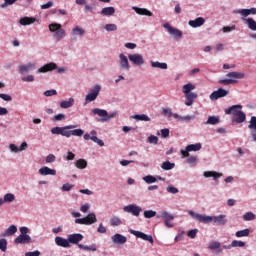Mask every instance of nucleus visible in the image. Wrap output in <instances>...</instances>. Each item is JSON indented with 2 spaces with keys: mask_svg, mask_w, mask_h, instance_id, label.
I'll return each instance as SVG.
<instances>
[{
  "mask_svg": "<svg viewBox=\"0 0 256 256\" xmlns=\"http://www.w3.org/2000/svg\"><path fill=\"white\" fill-rule=\"evenodd\" d=\"M4 203H13L15 201V194L7 193L4 195Z\"/></svg>",
  "mask_w": 256,
  "mask_h": 256,
  "instance_id": "nucleus-42",
  "label": "nucleus"
},
{
  "mask_svg": "<svg viewBox=\"0 0 256 256\" xmlns=\"http://www.w3.org/2000/svg\"><path fill=\"white\" fill-rule=\"evenodd\" d=\"M231 247H245V242L239 240H233Z\"/></svg>",
  "mask_w": 256,
  "mask_h": 256,
  "instance_id": "nucleus-55",
  "label": "nucleus"
},
{
  "mask_svg": "<svg viewBox=\"0 0 256 256\" xmlns=\"http://www.w3.org/2000/svg\"><path fill=\"white\" fill-rule=\"evenodd\" d=\"M72 35H80V36H83L85 35V29L79 27V26H76L75 28H73L72 30Z\"/></svg>",
  "mask_w": 256,
  "mask_h": 256,
  "instance_id": "nucleus-44",
  "label": "nucleus"
},
{
  "mask_svg": "<svg viewBox=\"0 0 256 256\" xmlns=\"http://www.w3.org/2000/svg\"><path fill=\"white\" fill-rule=\"evenodd\" d=\"M133 10L138 15H146L147 17H153V12H151L145 8L133 7Z\"/></svg>",
  "mask_w": 256,
  "mask_h": 256,
  "instance_id": "nucleus-22",
  "label": "nucleus"
},
{
  "mask_svg": "<svg viewBox=\"0 0 256 256\" xmlns=\"http://www.w3.org/2000/svg\"><path fill=\"white\" fill-rule=\"evenodd\" d=\"M75 223L78 225H93V223H97V216L95 213H90L84 218L75 219Z\"/></svg>",
  "mask_w": 256,
  "mask_h": 256,
  "instance_id": "nucleus-5",
  "label": "nucleus"
},
{
  "mask_svg": "<svg viewBox=\"0 0 256 256\" xmlns=\"http://www.w3.org/2000/svg\"><path fill=\"white\" fill-rule=\"evenodd\" d=\"M91 141H93L94 143H97V145H99L100 147L105 146V142H103V140L99 139L97 136H92Z\"/></svg>",
  "mask_w": 256,
  "mask_h": 256,
  "instance_id": "nucleus-52",
  "label": "nucleus"
},
{
  "mask_svg": "<svg viewBox=\"0 0 256 256\" xmlns=\"http://www.w3.org/2000/svg\"><path fill=\"white\" fill-rule=\"evenodd\" d=\"M247 120V115L245 112H238L235 116H232V123H245Z\"/></svg>",
  "mask_w": 256,
  "mask_h": 256,
  "instance_id": "nucleus-19",
  "label": "nucleus"
},
{
  "mask_svg": "<svg viewBox=\"0 0 256 256\" xmlns=\"http://www.w3.org/2000/svg\"><path fill=\"white\" fill-rule=\"evenodd\" d=\"M185 97L187 101H195V99L197 98V94L190 92L188 94H185Z\"/></svg>",
  "mask_w": 256,
  "mask_h": 256,
  "instance_id": "nucleus-57",
  "label": "nucleus"
},
{
  "mask_svg": "<svg viewBox=\"0 0 256 256\" xmlns=\"http://www.w3.org/2000/svg\"><path fill=\"white\" fill-rule=\"evenodd\" d=\"M36 19L33 17H23L19 20L20 25H33L35 23Z\"/></svg>",
  "mask_w": 256,
  "mask_h": 256,
  "instance_id": "nucleus-28",
  "label": "nucleus"
},
{
  "mask_svg": "<svg viewBox=\"0 0 256 256\" xmlns=\"http://www.w3.org/2000/svg\"><path fill=\"white\" fill-rule=\"evenodd\" d=\"M41 252L39 250H35L33 252H26L25 256H40Z\"/></svg>",
  "mask_w": 256,
  "mask_h": 256,
  "instance_id": "nucleus-63",
  "label": "nucleus"
},
{
  "mask_svg": "<svg viewBox=\"0 0 256 256\" xmlns=\"http://www.w3.org/2000/svg\"><path fill=\"white\" fill-rule=\"evenodd\" d=\"M218 83L220 85H234V83H237V80H233V79H222L219 80Z\"/></svg>",
  "mask_w": 256,
  "mask_h": 256,
  "instance_id": "nucleus-47",
  "label": "nucleus"
},
{
  "mask_svg": "<svg viewBox=\"0 0 256 256\" xmlns=\"http://www.w3.org/2000/svg\"><path fill=\"white\" fill-rule=\"evenodd\" d=\"M241 109H243L242 105H233L230 108L226 109L225 113L226 115H232V117H235L238 113H241Z\"/></svg>",
  "mask_w": 256,
  "mask_h": 256,
  "instance_id": "nucleus-14",
  "label": "nucleus"
},
{
  "mask_svg": "<svg viewBox=\"0 0 256 256\" xmlns=\"http://www.w3.org/2000/svg\"><path fill=\"white\" fill-rule=\"evenodd\" d=\"M238 13L242 15V17H249V15H256V8L241 9Z\"/></svg>",
  "mask_w": 256,
  "mask_h": 256,
  "instance_id": "nucleus-24",
  "label": "nucleus"
},
{
  "mask_svg": "<svg viewBox=\"0 0 256 256\" xmlns=\"http://www.w3.org/2000/svg\"><path fill=\"white\" fill-rule=\"evenodd\" d=\"M65 119V114H57L54 116L53 121H63Z\"/></svg>",
  "mask_w": 256,
  "mask_h": 256,
  "instance_id": "nucleus-64",
  "label": "nucleus"
},
{
  "mask_svg": "<svg viewBox=\"0 0 256 256\" xmlns=\"http://www.w3.org/2000/svg\"><path fill=\"white\" fill-rule=\"evenodd\" d=\"M55 155L53 154H49L47 157H46V163H55Z\"/></svg>",
  "mask_w": 256,
  "mask_h": 256,
  "instance_id": "nucleus-62",
  "label": "nucleus"
},
{
  "mask_svg": "<svg viewBox=\"0 0 256 256\" xmlns=\"http://www.w3.org/2000/svg\"><path fill=\"white\" fill-rule=\"evenodd\" d=\"M188 25L190 27H193L194 29H197V27H201V26L205 25V18L198 17L195 20H190L188 22Z\"/></svg>",
  "mask_w": 256,
  "mask_h": 256,
  "instance_id": "nucleus-17",
  "label": "nucleus"
},
{
  "mask_svg": "<svg viewBox=\"0 0 256 256\" xmlns=\"http://www.w3.org/2000/svg\"><path fill=\"white\" fill-rule=\"evenodd\" d=\"M104 29H106V31H108V32L117 31V25L116 24H106Z\"/></svg>",
  "mask_w": 256,
  "mask_h": 256,
  "instance_id": "nucleus-56",
  "label": "nucleus"
},
{
  "mask_svg": "<svg viewBox=\"0 0 256 256\" xmlns=\"http://www.w3.org/2000/svg\"><path fill=\"white\" fill-rule=\"evenodd\" d=\"M155 215H157V212H155L153 210H146V211H144V217L146 219H151V218L155 217Z\"/></svg>",
  "mask_w": 256,
  "mask_h": 256,
  "instance_id": "nucleus-50",
  "label": "nucleus"
},
{
  "mask_svg": "<svg viewBox=\"0 0 256 256\" xmlns=\"http://www.w3.org/2000/svg\"><path fill=\"white\" fill-rule=\"evenodd\" d=\"M189 215L199 221V223H215L216 225H227L226 215H219V216H205L203 214L195 213L192 210L188 211Z\"/></svg>",
  "mask_w": 256,
  "mask_h": 256,
  "instance_id": "nucleus-1",
  "label": "nucleus"
},
{
  "mask_svg": "<svg viewBox=\"0 0 256 256\" xmlns=\"http://www.w3.org/2000/svg\"><path fill=\"white\" fill-rule=\"evenodd\" d=\"M92 113L94 115H98V117H100V121L102 123H105L107 121H111V119H113L114 117H117V112L109 113V112H107V110L100 109V108L92 109Z\"/></svg>",
  "mask_w": 256,
  "mask_h": 256,
  "instance_id": "nucleus-3",
  "label": "nucleus"
},
{
  "mask_svg": "<svg viewBox=\"0 0 256 256\" xmlns=\"http://www.w3.org/2000/svg\"><path fill=\"white\" fill-rule=\"evenodd\" d=\"M148 141H149V143H152L153 145H157V143H159V138L155 135H150L148 137Z\"/></svg>",
  "mask_w": 256,
  "mask_h": 256,
  "instance_id": "nucleus-58",
  "label": "nucleus"
},
{
  "mask_svg": "<svg viewBox=\"0 0 256 256\" xmlns=\"http://www.w3.org/2000/svg\"><path fill=\"white\" fill-rule=\"evenodd\" d=\"M73 103H75V99L69 98V100L62 101L60 107L62 109H69V107H73Z\"/></svg>",
  "mask_w": 256,
  "mask_h": 256,
  "instance_id": "nucleus-33",
  "label": "nucleus"
},
{
  "mask_svg": "<svg viewBox=\"0 0 256 256\" xmlns=\"http://www.w3.org/2000/svg\"><path fill=\"white\" fill-rule=\"evenodd\" d=\"M113 243H117L118 245H123L127 243V237L121 235V234H115L112 236Z\"/></svg>",
  "mask_w": 256,
  "mask_h": 256,
  "instance_id": "nucleus-20",
  "label": "nucleus"
},
{
  "mask_svg": "<svg viewBox=\"0 0 256 256\" xmlns=\"http://www.w3.org/2000/svg\"><path fill=\"white\" fill-rule=\"evenodd\" d=\"M128 59L134 65H138V67L145 63V60L143 59V55L141 54H130L128 55Z\"/></svg>",
  "mask_w": 256,
  "mask_h": 256,
  "instance_id": "nucleus-11",
  "label": "nucleus"
},
{
  "mask_svg": "<svg viewBox=\"0 0 256 256\" xmlns=\"http://www.w3.org/2000/svg\"><path fill=\"white\" fill-rule=\"evenodd\" d=\"M69 129H75V125H68L62 127L61 135L62 137H71V130Z\"/></svg>",
  "mask_w": 256,
  "mask_h": 256,
  "instance_id": "nucleus-27",
  "label": "nucleus"
},
{
  "mask_svg": "<svg viewBox=\"0 0 256 256\" xmlns=\"http://www.w3.org/2000/svg\"><path fill=\"white\" fill-rule=\"evenodd\" d=\"M39 173H40V175H44V176H46V175H57V170L51 169L47 166H44V167L39 169Z\"/></svg>",
  "mask_w": 256,
  "mask_h": 256,
  "instance_id": "nucleus-21",
  "label": "nucleus"
},
{
  "mask_svg": "<svg viewBox=\"0 0 256 256\" xmlns=\"http://www.w3.org/2000/svg\"><path fill=\"white\" fill-rule=\"evenodd\" d=\"M226 77H230L231 79H244L245 78V73L229 72L228 74H226Z\"/></svg>",
  "mask_w": 256,
  "mask_h": 256,
  "instance_id": "nucleus-32",
  "label": "nucleus"
},
{
  "mask_svg": "<svg viewBox=\"0 0 256 256\" xmlns=\"http://www.w3.org/2000/svg\"><path fill=\"white\" fill-rule=\"evenodd\" d=\"M227 95H229V90L219 88L218 90H216L210 94V99H211V101H217V99L227 97Z\"/></svg>",
  "mask_w": 256,
  "mask_h": 256,
  "instance_id": "nucleus-9",
  "label": "nucleus"
},
{
  "mask_svg": "<svg viewBox=\"0 0 256 256\" xmlns=\"http://www.w3.org/2000/svg\"><path fill=\"white\" fill-rule=\"evenodd\" d=\"M80 241H83V236L82 234L75 233V234H69L68 235V242L71 245H78Z\"/></svg>",
  "mask_w": 256,
  "mask_h": 256,
  "instance_id": "nucleus-13",
  "label": "nucleus"
},
{
  "mask_svg": "<svg viewBox=\"0 0 256 256\" xmlns=\"http://www.w3.org/2000/svg\"><path fill=\"white\" fill-rule=\"evenodd\" d=\"M101 91V86L100 85H95L90 92L86 95L85 98V105L87 103H91L92 101H95L97 97H99V92Z\"/></svg>",
  "mask_w": 256,
  "mask_h": 256,
  "instance_id": "nucleus-6",
  "label": "nucleus"
},
{
  "mask_svg": "<svg viewBox=\"0 0 256 256\" xmlns=\"http://www.w3.org/2000/svg\"><path fill=\"white\" fill-rule=\"evenodd\" d=\"M198 232H199V230H197V229L189 230L187 235H188V237H190V239H195V237H197Z\"/></svg>",
  "mask_w": 256,
  "mask_h": 256,
  "instance_id": "nucleus-60",
  "label": "nucleus"
},
{
  "mask_svg": "<svg viewBox=\"0 0 256 256\" xmlns=\"http://www.w3.org/2000/svg\"><path fill=\"white\" fill-rule=\"evenodd\" d=\"M244 21L250 31H256V21L253 18H247L244 19Z\"/></svg>",
  "mask_w": 256,
  "mask_h": 256,
  "instance_id": "nucleus-31",
  "label": "nucleus"
},
{
  "mask_svg": "<svg viewBox=\"0 0 256 256\" xmlns=\"http://www.w3.org/2000/svg\"><path fill=\"white\" fill-rule=\"evenodd\" d=\"M35 67V64L33 63H28L26 65H20L19 66V71L20 73H29Z\"/></svg>",
  "mask_w": 256,
  "mask_h": 256,
  "instance_id": "nucleus-30",
  "label": "nucleus"
},
{
  "mask_svg": "<svg viewBox=\"0 0 256 256\" xmlns=\"http://www.w3.org/2000/svg\"><path fill=\"white\" fill-rule=\"evenodd\" d=\"M244 221H254L255 219V214L253 212H247L243 216Z\"/></svg>",
  "mask_w": 256,
  "mask_h": 256,
  "instance_id": "nucleus-49",
  "label": "nucleus"
},
{
  "mask_svg": "<svg viewBox=\"0 0 256 256\" xmlns=\"http://www.w3.org/2000/svg\"><path fill=\"white\" fill-rule=\"evenodd\" d=\"M187 147V151H201V143H196V144H190Z\"/></svg>",
  "mask_w": 256,
  "mask_h": 256,
  "instance_id": "nucleus-40",
  "label": "nucleus"
},
{
  "mask_svg": "<svg viewBox=\"0 0 256 256\" xmlns=\"http://www.w3.org/2000/svg\"><path fill=\"white\" fill-rule=\"evenodd\" d=\"M204 177H213L214 181H217L219 177H223V174L215 171H206L204 172Z\"/></svg>",
  "mask_w": 256,
  "mask_h": 256,
  "instance_id": "nucleus-26",
  "label": "nucleus"
},
{
  "mask_svg": "<svg viewBox=\"0 0 256 256\" xmlns=\"http://www.w3.org/2000/svg\"><path fill=\"white\" fill-rule=\"evenodd\" d=\"M151 67H154L157 69H167V63L151 62Z\"/></svg>",
  "mask_w": 256,
  "mask_h": 256,
  "instance_id": "nucleus-45",
  "label": "nucleus"
},
{
  "mask_svg": "<svg viewBox=\"0 0 256 256\" xmlns=\"http://www.w3.org/2000/svg\"><path fill=\"white\" fill-rule=\"evenodd\" d=\"M49 31H51V33H54V37L55 39H57V41H61V39H64L66 35L65 29L61 28V24L57 23L50 24Z\"/></svg>",
  "mask_w": 256,
  "mask_h": 256,
  "instance_id": "nucleus-4",
  "label": "nucleus"
},
{
  "mask_svg": "<svg viewBox=\"0 0 256 256\" xmlns=\"http://www.w3.org/2000/svg\"><path fill=\"white\" fill-rule=\"evenodd\" d=\"M55 243L58 245V247H64V249H69L71 247V244L69 243V238L65 239L63 237L57 236L55 238Z\"/></svg>",
  "mask_w": 256,
  "mask_h": 256,
  "instance_id": "nucleus-16",
  "label": "nucleus"
},
{
  "mask_svg": "<svg viewBox=\"0 0 256 256\" xmlns=\"http://www.w3.org/2000/svg\"><path fill=\"white\" fill-rule=\"evenodd\" d=\"M158 219H164V221H173V219H175V216L167 211H162L158 216Z\"/></svg>",
  "mask_w": 256,
  "mask_h": 256,
  "instance_id": "nucleus-25",
  "label": "nucleus"
},
{
  "mask_svg": "<svg viewBox=\"0 0 256 256\" xmlns=\"http://www.w3.org/2000/svg\"><path fill=\"white\" fill-rule=\"evenodd\" d=\"M101 15L104 17H111V15H115V8L114 7H106L101 10Z\"/></svg>",
  "mask_w": 256,
  "mask_h": 256,
  "instance_id": "nucleus-29",
  "label": "nucleus"
},
{
  "mask_svg": "<svg viewBox=\"0 0 256 256\" xmlns=\"http://www.w3.org/2000/svg\"><path fill=\"white\" fill-rule=\"evenodd\" d=\"M143 181H145V183H147L148 185H151V183L157 182V178L152 175H147V176L143 177Z\"/></svg>",
  "mask_w": 256,
  "mask_h": 256,
  "instance_id": "nucleus-43",
  "label": "nucleus"
},
{
  "mask_svg": "<svg viewBox=\"0 0 256 256\" xmlns=\"http://www.w3.org/2000/svg\"><path fill=\"white\" fill-rule=\"evenodd\" d=\"M20 235L15 238L14 243L16 245H28V243H31V236H29L27 233H29V228L22 226L19 228Z\"/></svg>",
  "mask_w": 256,
  "mask_h": 256,
  "instance_id": "nucleus-2",
  "label": "nucleus"
},
{
  "mask_svg": "<svg viewBox=\"0 0 256 256\" xmlns=\"http://www.w3.org/2000/svg\"><path fill=\"white\" fill-rule=\"evenodd\" d=\"M251 233V231L249 230V228H246L244 230H239L235 233L236 237L241 238V237H249V234Z\"/></svg>",
  "mask_w": 256,
  "mask_h": 256,
  "instance_id": "nucleus-38",
  "label": "nucleus"
},
{
  "mask_svg": "<svg viewBox=\"0 0 256 256\" xmlns=\"http://www.w3.org/2000/svg\"><path fill=\"white\" fill-rule=\"evenodd\" d=\"M79 249H83V251H97V246L92 244L90 246H85L83 244H78Z\"/></svg>",
  "mask_w": 256,
  "mask_h": 256,
  "instance_id": "nucleus-39",
  "label": "nucleus"
},
{
  "mask_svg": "<svg viewBox=\"0 0 256 256\" xmlns=\"http://www.w3.org/2000/svg\"><path fill=\"white\" fill-rule=\"evenodd\" d=\"M161 169H163L164 171H171V169H175V163L165 161L162 163Z\"/></svg>",
  "mask_w": 256,
  "mask_h": 256,
  "instance_id": "nucleus-34",
  "label": "nucleus"
},
{
  "mask_svg": "<svg viewBox=\"0 0 256 256\" xmlns=\"http://www.w3.org/2000/svg\"><path fill=\"white\" fill-rule=\"evenodd\" d=\"M248 129H250L251 131V136L253 141L256 142V116L251 117L249 121Z\"/></svg>",
  "mask_w": 256,
  "mask_h": 256,
  "instance_id": "nucleus-15",
  "label": "nucleus"
},
{
  "mask_svg": "<svg viewBox=\"0 0 256 256\" xmlns=\"http://www.w3.org/2000/svg\"><path fill=\"white\" fill-rule=\"evenodd\" d=\"M166 191L168 193H172V195H177V193H179V189L177 187H175V186H168L166 188Z\"/></svg>",
  "mask_w": 256,
  "mask_h": 256,
  "instance_id": "nucleus-54",
  "label": "nucleus"
},
{
  "mask_svg": "<svg viewBox=\"0 0 256 256\" xmlns=\"http://www.w3.org/2000/svg\"><path fill=\"white\" fill-rule=\"evenodd\" d=\"M130 233L131 235H135V237H138V239H142L143 241H148L149 243H151V245H153L154 243L153 236L151 235H147L137 230H130Z\"/></svg>",
  "mask_w": 256,
  "mask_h": 256,
  "instance_id": "nucleus-10",
  "label": "nucleus"
},
{
  "mask_svg": "<svg viewBox=\"0 0 256 256\" xmlns=\"http://www.w3.org/2000/svg\"><path fill=\"white\" fill-rule=\"evenodd\" d=\"M75 167L77 169H87V160L85 159H79L75 162Z\"/></svg>",
  "mask_w": 256,
  "mask_h": 256,
  "instance_id": "nucleus-36",
  "label": "nucleus"
},
{
  "mask_svg": "<svg viewBox=\"0 0 256 256\" xmlns=\"http://www.w3.org/2000/svg\"><path fill=\"white\" fill-rule=\"evenodd\" d=\"M123 211H125V213H132L134 217H139L143 209L136 204H129L127 206H124Z\"/></svg>",
  "mask_w": 256,
  "mask_h": 256,
  "instance_id": "nucleus-7",
  "label": "nucleus"
},
{
  "mask_svg": "<svg viewBox=\"0 0 256 256\" xmlns=\"http://www.w3.org/2000/svg\"><path fill=\"white\" fill-rule=\"evenodd\" d=\"M55 69H57V64L50 62L39 68L38 73H47L49 71H55Z\"/></svg>",
  "mask_w": 256,
  "mask_h": 256,
  "instance_id": "nucleus-18",
  "label": "nucleus"
},
{
  "mask_svg": "<svg viewBox=\"0 0 256 256\" xmlns=\"http://www.w3.org/2000/svg\"><path fill=\"white\" fill-rule=\"evenodd\" d=\"M119 59L120 69H122V71H129V69H131V66L129 65V59L127 58V56H125V54H120Z\"/></svg>",
  "mask_w": 256,
  "mask_h": 256,
  "instance_id": "nucleus-12",
  "label": "nucleus"
},
{
  "mask_svg": "<svg viewBox=\"0 0 256 256\" xmlns=\"http://www.w3.org/2000/svg\"><path fill=\"white\" fill-rule=\"evenodd\" d=\"M15 233H17V226L11 225L2 234V237H11V236L15 235Z\"/></svg>",
  "mask_w": 256,
  "mask_h": 256,
  "instance_id": "nucleus-23",
  "label": "nucleus"
},
{
  "mask_svg": "<svg viewBox=\"0 0 256 256\" xmlns=\"http://www.w3.org/2000/svg\"><path fill=\"white\" fill-rule=\"evenodd\" d=\"M219 123V118L216 116H210L206 121V125H217Z\"/></svg>",
  "mask_w": 256,
  "mask_h": 256,
  "instance_id": "nucleus-46",
  "label": "nucleus"
},
{
  "mask_svg": "<svg viewBox=\"0 0 256 256\" xmlns=\"http://www.w3.org/2000/svg\"><path fill=\"white\" fill-rule=\"evenodd\" d=\"M163 27L164 29H167L168 33H170V35H173L175 39H181V37H183V32H181V30L179 29L174 28L173 26H171V24L165 23Z\"/></svg>",
  "mask_w": 256,
  "mask_h": 256,
  "instance_id": "nucleus-8",
  "label": "nucleus"
},
{
  "mask_svg": "<svg viewBox=\"0 0 256 256\" xmlns=\"http://www.w3.org/2000/svg\"><path fill=\"white\" fill-rule=\"evenodd\" d=\"M62 131V127H54L51 129L52 135H61Z\"/></svg>",
  "mask_w": 256,
  "mask_h": 256,
  "instance_id": "nucleus-61",
  "label": "nucleus"
},
{
  "mask_svg": "<svg viewBox=\"0 0 256 256\" xmlns=\"http://www.w3.org/2000/svg\"><path fill=\"white\" fill-rule=\"evenodd\" d=\"M219 247H221V243L218 242V241H214V242H211L208 246V248L213 251L215 249H219Z\"/></svg>",
  "mask_w": 256,
  "mask_h": 256,
  "instance_id": "nucleus-51",
  "label": "nucleus"
},
{
  "mask_svg": "<svg viewBox=\"0 0 256 256\" xmlns=\"http://www.w3.org/2000/svg\"><path fill=\"white\" fill-rule=\"evenodd\" d=\"M133 119H136L137 121H151V118L146 114H136L133 116Z\"/></svg>",
  "mask_w": 256,
  "mask_h": 256,
  "instance_id": "nucleus-41",
  "label": "nucleus"
},
{
  "mask_svg": "<svg viewBox=\"0 0 256 256\" xmlns=\"http://www.w3.org/2000/svg\"><path fill=\"white\" fill-rule=\"evenodd\" d=\"M123 222L121 221V218L117 217V216H113L111 219H110V225L112 227H119V225H122Z\"/></svg>",
  "mask_w": 256,
  "mask_h": 256,
  "instance_id": "nucleus-35",
  "label": "nucleus"
},
{
  "mask_svg": "<svg viewBox=\"0 0 256 256\" xmlns=\"http://www.w3.org/2000/svg\"><path fill=\"white\" fill-rule=\"evenodd\" d=\"M194 89H195V85L188 83L183 86L182 91L184 95H188V93H192L191 91H193Z\"/></svg>",
  "mask_w": 256,
  "mask_h": 256,
  "instance_id": "nucleus-37",
  "label": "nucleus"
},
{
  "mask_svg": "<svg viewBox=\"0 0 256 256\" xmlns=\"http://www.w3.org/2000/svg\"><path fill=\"white\" fill-rule=\"evenodd\" d=\"M0 250H2L3 253L7 251V240L4 238L0 239Z\"/></svg>",
  "mask_w": 256,
  "mask_h": 256,
  "instance_id": "nucleus-53",
  "label": "nucleus"
},
{
  "mask_svg": "<svg viewBox=\"0 0 256 256\" xmlns=\"http://www.w3.org/2000/svg\"><path fill=\"white\" fill-rule=\"evenodd\" d=\"M85 131H83V129H74L71 130V135H73L74 137H83Z\"/></svg>",
  "mask_w": 256,
  "mask_h": 256,
  "instance_id": "nucleus-48",
  "label": "nucleus"
},
{
  "mask_svg": "<svg viewBox=\"0 0 256 256\" xmlns=\"http://www.w3.org/2000/svg\"><path fill=\"white\" fill-rule=\"evenodd\" d=\"M186 162L189 165H195V163H197V156H188Z\"/></svg>",
  "mask_w": 256,
  "mask_h": 256,
  "instance_id": "nucleus-59",
  "label": "nucleus"
}]
</instances>
